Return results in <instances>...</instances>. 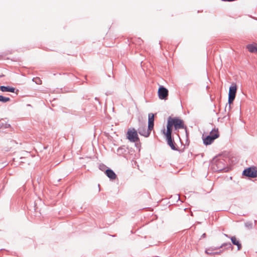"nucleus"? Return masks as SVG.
<instances>
[{
	"mask_svg": "<svg viewBox=\"0 0 257 257\" xmlns=\"http://www.w3.org/2000/svg\"><path fill=\"white\" fill-rule=\"evenodd\" d=\"M219 137L218 128L214 127L211 130L209 135H205L204 133L202 135L203 144L205 146L210 145Z\"/></svg>",
	"mask_w": 257,
	"mask_h": 257,
	"instance_id": "1",
	"label": "nucleus"
},
{
	"mask_svg": "<svg viewBox=\"0 0 257 257\" xmlns=\"http://www.w3.org/2000/svg\"><path fill=\"white\" fill-rule=\"evenodd\" d=\"M212 162L215 164L216 167V171L221 172H227L231 168L227 166L226 161L223 158H217V156L214 157L212 159Z\"/></svg>",
	"mask_w": 257,
	"mask_h": 257,
	"instance_id": "2",
	"label": "nucleus"
},
{
	"mask_svg": "<svg viewBox=\"0 0 257 257\" xmlns=\"http://www.w3.org/2000/svg\"><path fill=\"white\" fill-rule=\"evenodd\" d=\"M167 119L172 124L173 127H174V130L175 131L186 127L184 120L179 117L176 116L173 117L171 116H170L168 117Z\"/></svg>",
	"mask_w": 257,
	"mask_h": 257,
	"instance_id": "3",
	"label": "nucleus"
},
{
	"mask_svg": "<svg viewBox=\"0 0 257 257\" xmlns=\"http://www.w3.org/2000/svg\"><path fill=\"white\" fill-rule=\"evenodd\" d=\"M243 176L254 178L257 177V168L254 166L244 169L242 173Z\"/></svg>",
	"mask_w": 257,
	"mask_h": 257,
	"instance_id": "4",
	"label": "nucleus"
},
{
	"mask_svg": "<svg viewBox=\"0 0 257 257\" xmlns=\"http://www.w3.org/2000/svg\"><path fill=\"white\" fill-rule=\"evenodd\" d=\"M138 134V131L135 128H129L126 134V139L131 142H136L139 140Z\"/></svg>",
	"mask_w": 257,
	"mask_h": 257,
	"instance_id": "5",
	"label": "nucleus"
},
{
	"mask_svg": "<svg viewBox=\"0 0 257 257\" xmlns=\"http://www.w3.org/2000/svg\"><path fill=\"white\" fill-rule=\"evenodd\" d=\"M140 126L138 128V133L141 136H144L146 138H148L150 136L151 131L152 130H149V127L148 126L147 130L146 129V125L145 122H141L139 119Z\"/></svg>",
	"mask_w": 257,
	"mask_h": 257,
	"instance_id": "6",
	"label": "nucleus"
},
{
	"mask_svg": "<svg viewBox=\"0 0 257 257\" xmlns=\"http://www.w3.org/2000/svg\"><path fill=\"white\" fill-rule=\"evenodd\" d=\"M222 247H225L226 248H231V250L233 249V247L232 246L231 243L229 242H225L222 244L220 246H218L216 247H210L208 248H206L205 250V252L207 254H214V252L213 251L217 250L218 249L221 248Z\"/></svg>",
	"mask_w": 257,
	"mask_h": 257,
	"instance_id": "7",
	"label": "nucleus"
},
{
	"mask_svg": "<svg viewBox=\"0 0 257 257\" xmlns=\"http://www.w3.org/2000/svg\"><path fill=\"white\" fill-rule=\"evenodd\" d=\"M169 91L163 85H159L158 90V95L159 99L161 100H166L168 99Z\"/></svg>",
	"mask_w": 257,
	"mask_h": 257,
	"instance_id": "8",
	"label": "nucleus"
},
{
	"mask_svg": "<svg viewBox=\"0 0 257 257\" xmlns=\"http://www.w3.org/2000/svg\"><path fill=\"white\" fill-rule=\"evenodd\" d=\"M167 145L171 148L172 150L180 151L178 147L174 141L173 136L165 137Z\"/></svg>",
	"mask_w": 257,
	"mask_h": 257,
	"instance_id": "9",
	"label": "nucleus"
},
{
	"mask_svg": "<svg viewBox=\"0 0 257 257\" xmlns=\"http://www.w3.org/2000/svg\"><path fill=\"white\" fill-rule=\"evenodd\" d=\"M0 90L3 92H9L12 93H15L16 94H18L19 90L18 89H16V88L12 87L11 86H4L2 85L0 86Z\"/></svg>",
	"mask_w": 257,
	"mask_h": 257,
	"instance_id": "10",
	"label": "nucleus"
},
{
	"mask_svg": "<svg viewBox=\"0 0 257 257\" xmlns=\"http://www.w3.org/2000/svg\"><path fill=\"white\" fill-rule=\"evenodd\" d=\"M237 90V86L236 83L232 82L229 88L228 96L235 98Z\"/></svg>",
	"mask_w": 257,
	"mask_h": 257,
	"instance_id": "11",
	"label": "nucleus"
},
{
	"mask_svg": "<svg viewBox=\"0 0 257 257\" xmlns=\"http://www.w3.org/2000/svg\"><path fill=\"white\" fill-rule=\"evenodd\" d=\"M166 127V131L165 130V128H164L162 130L163 134L164 135L165 137L172 136L173 126L168 120Z\"/></svg>",
	"mask_w": 257,
	"mask_h": 257,
	"instance_id": "12",
	"label": "nucleus"
},
{
	"mask_svg": "<svg viewBox=\"0 0 257 257\" xmlns=\"http://www.w3.org/2000/svg\"><path fill=\"white\" fill-rule=\"evenodd\" d=\"M104 174L107 176L108 178H109V179L110 180H114L117 177V176L115 172L109 168L105 170Z\"/></svg>",
	"mask_w": 257,
	"mask_h": 257,
	"instance_id": "13",
	"label": "nucleus"
},
{
	"mask_svg": "<svg viewBox=\"0 0 257 257\" xmlns=\"http://www.w3.org/2000/svg\"><path fill=\"white\" fill-rule=\"evenodd\" d=\"M155 114L150 113L148 114V125L149 130H153L154 126Z\"/></svg>",
	"mask_w": 257,
	"mask_h": 257,
	"instance_id": "14",
	"label": "nucleus"
},
{
	"mask_svg": "<svg viewBox=\"0 0 257 257\" xmlns=\"http://www.w3.org/2000/svg\"><path fill=\"white\" fill-rule=\"evenodd\" d=\"M230 240L232 244L236 245L237 250H240L242 248V245L240 241L237 239L235 236H232L230 237Z\"/></svg>",
	"mask_w": 257,
	"mask_h": 257,
	"instance_id": "15",
	"label": "nucleus"
},
{
	"mask_svg": "<svg viewBox=\"0 0 257 257\" xmlns=\"http://www.w3.org/2000/svg\"><path fill=\"white\" fill-rule=\"evenodd\" d=\"M246 48L249 52L251 53H255L257 52V44H250L246 46Z\"/></svg>",
	"mask_w": 257,
	"mask_h": 257,
	"instance_id": "16",
	"label": "nucleus"
},
{
	"mask_svg": "<svg viewBox=\"0 0 257 257\" xmlns=\"http://www.w3.org/2000/svg\"><path fill=\"white\" fill-rule=\"evenodd\" d=\"M128 149V148H125V146H122L117 149V153L118 155L120 156L125 154V153L126 152V150Z\"/></svg>",
	"mask_w": 257,
	"mask_h": 257,
	"instance_id": "17",
	"label": "nucleus"
},
{
	"mask_svg": "<svg viewBox=\"0 0 257 257\" xmlns=\"http://www.w3.org/2000/svg\"><path fill=\"white\" fill-rule=\"evenodd\" d=\"M11 100V99L9 97H6L5 96H3V95H0V102L2 103H6L8 101H10Z\"/></svg>",
	"mask_w": 257,
	"mask_h": 257,
	"instance_id": "18",
	"label": "nucleus"
},
{
	"mask_svg": "<svg viewBox=\"0 0 257 257\" xmlns=\"http://www.w3.org/2000/svg\"><path fill=\"white\" fill-rule=\"evenodd\" d=\"M11 127V125L9 123H7L3 121H0V128H7Z\"/></svg>",
	"mask_w": 257,
	"mask_h": 257,
	"instance_id": "19",
	"label": "nucleus"
},
{
	"mask_svg": "<svg viewBox=\"0 0 257 257\" xmlns=\"http://www.w3.org/2000/svg\"><path fill=\"white\" fill-rule=\"evenodd\" d=\"M234 99H235V97L228 96V103L229 104V105H228L229 111L231 109V104L233 103V102Z\"/></svg>",
	"mask_w": 257,
	"mask_h": 257,
	"instance_id": "20",
	"label": "nucleus"
},
{
	"mask_svg": "<svg viewBox=\"0 0 257 257\" xmlns=\"http://www.w3.org/2000/svg\"><path fill=\"white\" fill-rule=\"evenodd\" d=\"M98 168H99V170L104 172V173H105V170H106V169L109 168V167H107L106 165H105L103 164H99Z\"/></svg>",
	"mask_w": 257,
	"mask_h": 257,
	"instance_id": "21",
	"label": "nucleus"
},
{
	"mask_svg": "<svg viewBox=\"0 0 257 257\" xmlns=\"http://www.w3.org/2000/svg\"><path fill=\"white\" fill-rule=\"evenodd\" d=\"M244 225L246 228L249 229H252L253 228V223L250 221L246 222L244 223Z\"/></svg>",
	"mask_w": 257,
	"mask_h": 257,
	"instance_id": "22",
	"label": "nucleus"
},
{
	"mask_svg": "<svg viewBox=\"0 0 257 257\" xmlns=\"http://www.w3.org/2000/svg\"><path fill=\"white\" fill-rule=\"evenodd\" d=\"M134 143H135V145L136 147L139 149V151H140L141 147V143L140 142V139L139 140V141H137Z\"/></svg>",
	"mask_w": 257,
	"mask_h": 257,
	"instance_id": "23",
	"label": "nucleus"
},
{
	"mask_svg": "<svg viewBox=\"0 0 257 257\" xmlns=\"http://www.w3.org/2000/svg\"><path fill=\"white\" fill-rule=\"evenodd\" d=\"M185 130V134L186 136V142H187L189 140V132H188L187 126H186V127L183 128Z\"/></svg>",
	"mask_w": 257,
	"mask_h": 257,
	"instance_id": "24",
	"label": "nucleus"
},
{
	"mask_svg": "<svg viewBox=\"0 0 257 257\" xmlns=\"http://www.w3.org/2000/svg\"><path fill=\"white\" fill-rule=\"evenodd\" d=\"M143 42V40L142 39H141L140 38H138V41H137V43L139 44V45H141L142 43Z\"/></svg>",
	"mask_w": 257,
	"mask_h": 257,
	"instance_id": "25",
	"label": "nucleus"
},
{
	"mask_svg": "<svg viewBox=\"0 0 257 257\" xmlns=\"http://www.w3.org/2000/svg\"><path fill=\"white\" fill-rule=\"evenodd\" d=\"M222 250H220L219 251H216V252H214V254H220L221 252H222Z\"/></svg>",
	"mask_w": 257,
	"mask_h": 257,
	"instance_id": "26",
	"label": "nucleus"
},
{
	"mask_svg": "<svg viewBox=\"0 0 257 257\" xmlns=\"http://www.w3.org/2000/svg\"><path fill=\"white\" fill-rule=\"evenodd\" d=\"M206 234L205 233H204L201 236V238H200V239H201V238H205L206 237Z\"/></svg>",
	"mask_w": 257,
	"mask_h": 257,
	"instance_id": "27",
	"label": "nucleus"
},
{
	"mask_svg": "<svg viewBox=\"0 0 257 257\" xmlns=\"http://www.w3.org/2000/svg\"><path fill=\"white\" fill-rule=\"evenodd\" d=\"M37 80L35 81L36 84H39V82L41 81V80L39 78H36Z\"/></svg>",
	"mask_w": 257,
	"mask_h": 257,
	"instance_id": "28",
	"label": "nucleus"
},
{
	"mask_svg": "<svg viewBox=\"0 0 257 257\" xmlns=\"http://www.w3.org/2000/svg\"><path fill=\"white\" fill-rule=\"evenodd\" d=\"M25 159V158H24V157H21V158H20V159L22 160V161H21L20 163H24L23 159Z\"/></svg>",
	"mask_w": 257,
	"mask_h": 257,
	"instance_id": "29",
	"label": "nucleus"
},
{
	"mask_svg": "<svg viewBox=\"0 0 257 257\" xmlns=\"http://www.w3.org/2000/svg\"><path fill=\"white\" fill-rule=\"evenodd\" d=\"M224 236H225L226 237H228V238H229L230 239V237L231 236H229V235L228 234H224Z\"/></svg>",
	"mask_w": 257,
	"mask_h": 257,
	"instance_id": "30",
	"label": "nucleus"
},
{
	"mask_svg": "<svg viewBox=\"0 0 257 257\" xmlns=\"http://www.w3.org/2000/svg\"><path fill=\"white\" fill-rule=\"evenodd\" d=\"M64 92H70V91H71L72 90H66V89L64 88Z\"/></svg>",
	"mask_w": 257,
	"mask_h": 257,
	"instance_id": "31",
	"label": "nucleus"
},
{
	"mask_svg": "<svg viewBox=\"0 0 257 257\" xmlns=\"http://www.w3.org/2000/svg\"><path fill=\"white\" fill-rule=\"evenodd\" d=\"M70 77H71V78H72V77H75L74 75L72 74H70Z\"/></svg>",
	"mask_w": 257,
	"mask_h": 257,
	"instance_id": "32",
	"label": "nucleus"
},
{
	"mask_svg": "<svg viewBox=\"0 0 257 257\" xmlns=\"http://www.w3.org/2000/svg\"><path fill=\"white\" fill-rule=\"evenodd\" d=\"M227 106V104H226V105H225V111H226Z\"/></svg>",
	"mask_w": 257,
	"mask_h": 257,
	"instance_id": "33",
	"label": "nucleus"
},
{
	"mask_svg": "<svg viewBox=\"0 0 257 257\" xmlns=\"http://www.w3.org/2000/svg\"><path fill=\"white\" fill-rule=\"evenodd\" d=\"M4 75H3V74L0 75V77H4Z\"/></svg>",
	"mask_w": 257,
	"mask_h": 257,
	"instance_id": "34",
	"label": "nucleus"
},
{
	"mask_svg": "<svg viewBox=\"0 0 257 257\" xmlns=\"http://www.w3.org/2000/svg\"><path fill=\"white\" fill-rule=\"evenodd\" d=\"M95 100H98V98H97V97H95Z\"/></svg>",
	"mask_w": 257,
	"mask_h": 257,
	"instance_id": "35",
	"label": "nucleus"
},
{
	"mask_svg": "<svg viewBox=\"0 0 257 257\" xmlns=\"http://www.w3.org/2000/svg\"><path fill=\"white\" fill-rule=\"evenodd\" d=\"M159 44L161 45V42H159ZM160 47H161V45H160Z\"/></svg>",
	"mask_w": 257,
	"mask_h": 257,
	"instance_id": "36",
	"label": "nucleus"
},
{
	"mask_svg": "<svg viewBox=\"0 0 257 257\" xmlns=\"http://www.w3.org/2000/svg\"><path fill=\"white\" fill-rule=\"evenodd\" d=\"M178 200H180V198H179V196H178Z\"/></svg>",
	"mask_w": 257,
	"mask_h": 257,
	"instance_id": "37",
	"label": "nucleus"
},
{
	"mask_svg": "<svg viewBox=\"0 0 257 257\" xmlns=\"http://www.w3.org/2000/svg\"><path fill=\"white\" fill-rule=\"evenodd\" d=\"M222 156V155H219V156L221 157V156Z\"/></svg>",
	"mask_w": 257,
	"mask_h": 257,
	"instance_id": "38",
	"label": "nucleus"
}]
</instances>
